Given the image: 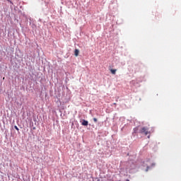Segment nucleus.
Here are the masks:
<instances>
[{
    "label": "nucleus",
    "mask_w": 181,
    "mask_h": 181,
    "mask_svg": "<svg viewBox=\"0 0 181 181\" xmlns=\"http://www.w3.org/2000/svg\"><path fill=\"white\" fill-rule=\"evenodd\" d=\"M139 133L141 134H144V135H148L151 134V132H148V129H147L146 127L141 128L139 130Z\"/></svg>",
    "instance_id": "nucleus-1"
},
{
    "label": "nucleus",
    "mask_w": 181,
    "mask_h": 181,
    "mask_svg": "<svg viewBox=\"0 0 181 181\" xmlns=\"http://www.w3.org/2000/svg\"><path fill=\"white\" fill-rule=\"evenodd\" d=\"M82 125L84 127H87L88 125V122L86 119H83Z\"/></svg>",
    "instance_id": "nucleus-2"
},
{
    "label": "nucleus",
    "mask_w": 181,
    "mask_h": 181,
    "mask_svg": "<svg viewBox=\"0 0 181 181\" xmlns=\"http://www.w3.org/2000/svg\"><path fill=\"white\" fill-rule=\"evenodd\" d=\"M79 53H80V50H78V49H75L74 50V56L75 57H77Z\"/></svg>",
    "instance_id": "nucleus-3"
},
{
    "label": "nucleus",
    "mask_w": 181,
    "mask_h": 181,
    "mask_svg": "<svg viewBox=\"0 0 181 181\" xmlns=\"http://www.w3.org/2000/svg\"><path fill=\"white\" fill-rule=\"evenodd\" d=\"M117 69H110V73H112V74H114V75H115L116 74V72H117Z\"/></svg>",
    "instance_id": "nucleus-4"
},
{
    "label": "nucleus",
    "mask_w": 181,
    "mask_h": 181,
    "mask_svg": "<svg viewBox=\"0 0 181 181\" xmlns=\"http://www.w3.org/2000/svg\"><path fill=\"white\" fill-rule=\"evenodd\" d=\"M138 130H139L138 127H135V128L134 129V134H136V133L138 132Z\"/></svg>",
    "instance_id": "nucleus-5"
},
{
    "label": "nucleus",
    "mask_w": 181,
    "mask_h": 181,
    "mask_svg": "<svg viewBox=\"0 0 181 181\" xmlns=\"http://www.w3.org/2000/svg\"><path fill=\"white\" fill-rule=\"evenodd\" d=\"M9 4L11 5H13V2H12L11 0H6Z\"/></svg>",
    "instance_id": "nucleus-6"
},
{
    "label": "nucleus",
    "mask_w": 181,
    "mask_h": 181,
    "mask_svg": "<svg viewBox=\"0 0 181 181\" xmlns=\"http://www.w3.org/2000/svg\"><path fill=\"white\" fill-rule=\"evenodd\" d=\"M93 122H98L97 118H93Z\"/></svg>",
    "instance_id": "nucleus-7"
},
{
    "label": "nucleus",
    "mask_w": 181,
    "mask_h": 181,
    "mask_svg": "<svg viewBox=\"0 0 181 181\" xmlns=\"http://www.w3.org/2000/svg\"><path fill=\"white\" fill-rule=\"evenodd\" d=\"M14 129H16L17 131H19V128H18L17 126H14Z\"/></svg>",
    "instance_id": "nucleus-8"
},
{
    "label": "nucleus",
    "mask_w": 181,
    "mask_h": 181,
    "mask_svg": "<svg viewBox=\"0 0 181 181\" xmlns=\"http://www.w3.org/2000/svg\"><path fill=\"white\" fill-rule=\"evenodd\" d=\"M126 181H129V180H126Z\"/></svg>",
    "instance_id": "nucleus-9"
},
{
    "label": "nucleus",
    "mask_w": 181,
    "mask_h": 181,
    "mask_svg": "<svg viewBox=\"0 0 181 181\" xmlns=\"http://www.w3.org/2000/svg\"><path fill=\"white\" fill-rule=\"evenodd\" d=\"M146 171H148V169H146Z\"/></svg>",
    "instance_id": "nucleus-10"
}]
</instances>
